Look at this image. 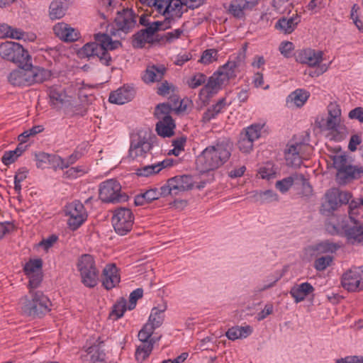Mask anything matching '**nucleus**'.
Here are the masks:
<instances>
[{"label":"nucleus","instance_id":"obj_1","mask_svg":"<svg viewBox=\"0 0 363 363\" xmlns=\"http://www.w3.org/2000/svg\"><path fill=\"white\" fill-rule=\"evenodd\" d=\"M231 152L232 144L229 140H218L207 146L196 157V169L203 173L214 171L228 161Z\"/></svg>","mask_w":363,"mask_h":363},{"label":"nucleus","instance_id":"obj_2","mask_svg":"<svg viewBox=\"0 0 363 363\" xmlns=\"http://www.w3.org/2000/svg\"><path fill=\"white\" fill-rule=\"evenodd\" d=\"M361 208H363V197L352 200L349 203V218L343 217L337 223L331 221L328 225V230L343 234L352 244H363V223L353 218Z\"/></svg>","mask_w":363,"mask_h":363},{"label":"nucleus","instance_id":"obj_3","mask_svg":"<svg viewBox=\"0 0 363 363\" xmlns=\"http://www.w3.org/2000/svg\"><path fill=\"white\" fill-rule=\"evenodd\" d=\"M96 42L86 43L78 50V55L81 58H90L98 57L100 62L108 66L111 62V57L108 50H113L118 48L121 44L118 40H113L105 33H98L94 36Z\"/></svg>","mask_w":363,"mask_h":363},{"label":"nucleus","instance_id":"obj_4","mask_svg":"<svg viewBox=\"0 0 363 363\" xmlns=\"http://www.w3.org/2000/svg\"><path fill=\"white\" fill-rule=\"evenodd\" d=\"M50 77V71L33 65L30 60L19 65L18 68L12 70L8 76V81L13 86H29L34 84L42 83L49 79Z\"/></svg>","mask_w":363,"mask_h":363},{"label":"nucleus","instance_id":"obj_5","mask_svg":"<svg viewBox=\"0 0 363 363\" xmlns=\"http://www.w3.org/2000/svg\"><path fill=\"white\" fill-rule=\"evenodd\" d=\"M36 288H29L28 294L19 301L21 312L30 317H42L51 311L50 300Z\"/></svg>","mask_w":363,"mask_h":363},{"label":"nucleus","instance_id":"obj_6","mask_svg":"<svg viewBox=\"0 0 363 363\" xmlns=\"http://www.w3.org/2000/svg\"><path fill=\"white\" fill-rule=\"evenodd\" d=\"M328 118L318 116L315 120V125L321 130L329 131L335 140H340L342 136L340 133L344 129L342 124L341 109L336 102H330L328 107Z\"/></svg>","mask_w":363,"mask_h":363},{"label":"nucleus","instance_id":"obj_7","mask_svg":"<svg viewBox=\"0 0 363 363\" xmlns=\"http://www.w3.org/2000/svg\"><path fill=\"white\" fill-rule=\"evenodd\" d=\"M76 265L81 282L86 287H95L99 282V272L94 257L89 254L82 255L77 259Z\"/></svg>","mask_w":363,"mask_h":363},{"label":"nucleus","instance_id":"obj_8","mask_svg":"<svg viewBox=\"0 0 363 363\" xmlns=\"http://www.w3.org/2000/svg\"><path fill=\"white\" fill-rule=\"evenodd\" d=\"M79 84H72L66 88L55 85L49 89L50 103L53 106H70L77 102Z\"/></svg>","mask_w":363,"mask_h":363},{"label":"nucleus","instance_id":"obj_9","mask_svg":"<svg viewBox=\"0 0 363 363\" xmlns=\"http://www.w3.org/2000/svg\"><path fill=\"white\" fill-rule=\"evenodd\" d=\"M173 108L169 104L157 105L155 111V116L158 121L156 124L157 134L163 138L171 137L174 135L175 123L170 116Z\"/></svg>","mask_w":363,"mask_h":363},{"label":"nucleus","instance_id":"obj_10","mask_svg":"<svg viewBox=\"0 0 363 363\" xmlns=\"http://www.w3.org/2000/svg\"><path fill=\"white\" fill-rule=\"evenodd\" d=\"M0 57L16 64L23 65L31 60L28 50L18 43L6 41L0 44Z\"/></svg>","mask_w":363,"mask_h":363},{"label":"nucleus","instance_id":"obj_11","mask_svg":"<svg viewBox=\"0 0 363 363\" xmlns=\"http://www.w3.org/2000/svg\"><path fill=\"white\" fill-rule=\"evenodd\" d=\"M99 195L104 203L120 202L123 199L121 185L116 179H107L100 184Z\"/></svg>","mask_w":363,"mask_h":363},{"label":"nucleus","instance_id":"obj_12","mask_svg":"<svg viewBox=\"0 0 363 363\" xmlns=\"http://www.w3.org/2000/svg\"><path fill=\"white\" fill-rule=\"evenodd\" d=\"M342 286L348 291L356 292L363 289V266L352 267L341 277Z\"/></svg>","mask_w":363,"mask_h":363},{"label":"nucleus","instance_id":"obj_13","mask_svg":"<svg viewBox=\"0 0 363 363\" xmlns=\"http://www.w3.org/2000/svg\"><path fill=\"white\" fill-rule=\"evenodd\" d=\"M65 215L68 217L67 224L72 230L79 228L88 216L84 206L78 201H73L66 206Z\"/></svg>","mask_w":363,"mask_h":363},{"label":"nucleus","instance_id":"obj_14","mask_svg":"<svg viewBox=\"0 0 363 363\" xmlns=\"http://www.w3.org/2000/svg\"><path fill=\"white\" fill-rule=\"evenodd\" d=\"M133 222V214L129 208H126L116 209L112 218L114 230L121 235H124L130 231Z\"/></svg>","mask_w":363,"mask_h":363},{"label":"nucleus","instance_id":"obj_15","mask_svg":"<svg viewBox=\"0 0 363 363\" xmlns=\"http://www.w3.org/2000/svg\"><path fill=\"white\" fill-rule=\"evenodd\" d=\"M140 1L167 20H171V13H174L179 4L177 0H173V1L172 0H140Z\"/></svg>","mask_w":363,"mask_h":363},{"label":"nucleus","instance_id":"obj_16","mask_svg":"<svg viewBox=\"0 0 363 363\" xmlns=\"http://www.w3.org/2000/svg\"><path fill=\"white\" fill-rule=\"evenodd\" d=\"M43 262L40 259H30L23 267L26 275L29 279V288H38L43 280Z\"/></svg>","mask_w":363,"mask_h":363},{"label":"nucleus","instance_id":"obj_17","mask_svg":"<svg viewBox=\"0 0 363 363\" xmlns=\"http://www.w3.org/2000/svg\"><path fill=\"white\" fill-rule=\"evenodd\" d=\"M191 186L189 177H175L169 179L167 184L162 186V193H163V196L169 194L177 195L180 191L188 190Z\"/></svg>","mask_w":363,"mask_h":363},{"label":"nucleus","instance_id":"obj_18","mask_svg":"<svg viewBox=\"0 0 363 363\" xmlns=\"http://www.w3.org/2000/svg\"><path fill=\"white\" fill-rule=\"evenodd\" d=\"M52 30L57 38L65 43L75 42L80 38L78 29L63 21L55 24Z\"/></svg>","mask_w":363,"mask_h":363},{"label":"nucleus","instance_id":"obj_19","mask_svg":"<svg viewBox=\"0 0 363 363\" xmlns=\"http://www.w3.org/2000/svg\"><path fill=\"white\" fill-rule=\"evenodd\" d=\"M230 78L227 77L224 72L221 71L220 67L219 69L209 78L207 84L201 89V94L211 95L216 93L223 86L226 85L229 82Z\"/></svg>","mask_w":363,"mask_h":363},{"label":"nucleus","instance_id":"obj_20","mask_svg":"<svg viewBox=\"0 0 363 363\" xmlns=\"http://www.w3.org/2000/svg\"><path fill=\"white\" fill-rule=\"evenodd\" d=\"M121 281L118 269L115 264H108L105 266L101 274V284L106 290L116 287Z\"/></svg>","mask_w":363,"mask_h":363},{"label":"nucleus","instance_id":"obj_21","mask_svg":"<svg viewBox=\"0 0 363 363\" xmlns=\"http://www.w3.org/2000/svg\"><path fill=\"white\" fill-rule=\"evenodd\" d=\"M151 148L152 145L147 139L140 136L135 137L131 141L129 150L130 157L133 159L144 158Z\"/></svg>","mask_w":363,"mask_h":363},{"label":"nucleus","instance_id":"obj_22","mask_svg":"<svg viewBox=\"0 0 363 363\" xmlns=\"http://www.w3.org/2000/svg\"><path fill=\"white\" fill-rule=\"evenodd\" d=\"M115 24L118 30L127 33L135 26L136 19L131 10L123 9L117 13Z\"/></svg>","mask_w":363,"mask_h":363},{"label":"nucleus","instance_id":"obj_23","mask_svg":"<svg viewBox=\"0 0 363 363\" xmlns=\"http://www.w3.org/2000/svg\"><path fill=\"white\" fill-rule=\"evenodd\" d=\"M259 0H233L229 6V12L237 18H243L245 11L252 10L258 4Z\"/></svg>","mask_w":363,"mask_h":363},{"label":"nucleus","instance_id":"obj_24","mask_svg":"<svg viewBox=\"0 0 363 363\" xmlns=\"http://www.w3.org/2000/svg\"><path fill=\"white\" fill-rule=\"evenodd\" d=\"M134 95L133 88L124 86L112 91L109 95L108 101L112 104L122 105L131 101Z\"/></svg>","mask_w":363,"mask_h":363},{"label":"nucleus","instance_id":"obj_25","mask_svg":"<svg viewBox=\"0 0 363 363\" xmlns=\"http://www.w3.org/2000/svg\"><path fill=\"white\" fill-rule=\"evenodd\" d=\"M296 60L301 63L314 67L322 62L323 52L312 49H305L298 53Z\"/></svg>","mask_w":363,"mask_h":363},{"label":"nucleus","instance_id":"obj_26","mask_svg":"<svg viewBox=\"0 0 363 363\" xmlns=\"http://www.w3.org/2000/svg\"><path fill=\"white\" fill-rule=\"evenodd\" d=\"M86 354H83V363H106L105 354L101 350L100 344L86 346Z\"/></svg>","mask_w":363,"mask_h":363},{"label":"nucleus","instance_id":"obj_27","mask_svg":"<svg viewBox=\"0 0 363 363\" xmlns=\"http://www.w3.org/2000/svg\"><path fill=\"white\" fill-rule=\"evenodd\" d=\"M301 16L296 13L290 18L282 17L276 23L275 28L284 34L291 33L301 22Z\"/></svg>","mask_w":363,"mask_h":363},{"label":"nucleus","instance_id":"obj_28","mask_svg":"<svg viewBox=\"0 0 363 363\" xmlns=\"http://www.w3.org/2000/svg\"><path fill=\"white\" fill-rule=\"evenodd\" d=\"M309 135L307 134L303 138L295 137L288 145L290 147H295V151L298 152L301 157H306L309 159L313 153V147L308 144Z\"/></svg>","mask_w":363,"mask_h":363},{"label":"nucleus","instance_id":"obj_29","mask_svg":"<svg viewBox=\"0 0 363 363\" xmlns=\"http://www.w3.org/2000/svg\"><path fill=\"white\" fill-rule=\"evenodd\" d=\"M166 68L164 65H149L143 75V79L146 84L160 82L163 78Z\"/></svg>","mask_w":363,"mask_h":363},{"label":"nucleus","instance_id":"obj_30","mask_svg":"<svg viewBox=\"0 0 363 363\" xmlns=\"http://www.w3.org/2000/svg\"><path fill=\"white\" fill-rule=\"evenodd\" d=\"M253 329L248 325H237L232 327L225 332V335L229 340H236L238 339H245L252 333Z\"/></svg>","mask_w":363,"mask_h":363},{"label":"nucleus","instance_id":"obj_31","mask_svg":"<svg viewBox=\"0 0 363 363\" xmlns=\"http://www.w3.org/2000/svg\"><path fill=\"white\" fill-rule=\"evenodd\" d=\"M314 288L309 283H302L296 284L291 289V294L295 299L296 302H301L303 301L306 297L310 294L313 293Z\"/></svg>","mask_w":363,"mask_h":363},{"label":"nucleus","instance_id":"obj_32","mask_svg":"<svg viewBox=\"0 0 363 363\" xmlns=\"http://www.w3.org/2000/svg\"><path fill=\"white\" fill-rule=\"evenodd\" d=\"M171 165L169 160H163L156 164L146 165L137 169V174L140 177H150L159 173L162 169Z\"/></svg>","mask_w":363,"mask_h":363},{"label":"nucleus","instance_id":"obj_33","mask_svg":"<svg viewBox=\"0 0 363 363\" xmlns=\"http://www.w3.org/2000/svg\"><path fill=\"white\" fill-rule=\"evenodd\" d=\"M167 310L165 305L157 306L152 308L147 323L155 328L160 327L164 320V312Z\"/></svg>","mask_w":363,"mask_h":363},{"label":"nucleus","instance_id":"obj_34","mask_svg":"<svg viewBox=\"0 0 363 363\" xmlns=\"http://www.w3.org/2000/svg\"><path fill=\"white\" fill-rule=\"evenodd\" d=\"M228 107L226 100L225 99H220L216 104L208 108L203 113L202 120L204 123L209 122L211 120L216 118V116L223 112Z\"/></svg>","mask_w":363,"mask_h":363},{"label":"nucleus","instance_id":"obj_35","mask_svg":"<svg viewBox=\"0 0 363 363\" xmlns=\"http://www.w3.org/2000/svg\"><path fill=\"white\" fill-rule=\"evenodd\" d=\"M325 201L323 204V208L325 211H334L340 206L337 189L328 190L325 194Z\"/></svg>","mask_w":363,"mask_h":363},{"label":"nucleus","instance_id":"obj_36","mask_svg":"<svg viewBox=\"0 0 363 363\" xmlns=\"http://www.w3.org/2000/svg\"><path fill=\"white\" fill-rule=\"evenodd\" d=\"M309 96L308 91L303 89H296L289 96L287 103L290 106L301 107L306 102Z\"/></svg>","mask_w":363,"mask_h":363},{"label":"nucleus","instance_id":"obj_37","mask_svg":"<svg viewBox=\"0 0 363 363\" xmlns=\"http://www.w3.org/2000/svg\"><path fill=\"white\" fill-rule=\"evenodd\" d=\"M363 175V168L360 166L347 164L337 176L342 180L359 179Z\"/></svg>","mask_w":363,"mask_h":363},{"label":"nucleus","instance_id":"obj_38","mask_svg":"<svg viewBox=\"0 0 363 363\" xmlns=\"http://www.w3.org/2000/svg\"><path fill=\"white\" fill-rule=\"evenodd\" d=\"M67 4L62 0H54L49 9V16L52 20L60 19L65 15Z\"/></svg>","mask_w":363,"mask_h":363},{"label":"nucleus","instance_id":"obj_39","mask_svg":"<svg viewBox=\"0 0 363 363\" xmlns=\"http://www.w3.org/2000/svg\"><path fill=\"white\" fill-rule=\"evenodd\" d=\"M287 149L285 151V159L287 164L299 167L302 164L303 160H308L306 157H301L298 152L295 151V147L287 145Z\"/></svg>","mask_w":363,"mask_h":363},{"label":"nucleus","instance_id":"obj_40","mask_svg":"<svg viewBox=\"0 0 363 363\" xmlns=\"http://www.w3.org/2000/svg\"><path fill=\"white\" fill-rule=\"evenodd\" d=\"M264 128V124L254 123L243 129L241 133L245 137L252 139L255 142L262 136Z\"/></svg>","mask_w":363,"mask_h":363},{"label":"nucleus","instance_id":"obj_41","mask_svg":"<svg viewBox=\"0 0 363 363\" xmlns=\"http://www.w3.org/2000/svg\"><path fill=\"white\" fill-rule=\"evenodd\" d=\"M293 9L291 0H274V15L289 14Z\"/></svg>","mask_w":363,"mask_h":363},{"label":"nucleus","instance_id":"obj_42","mask_svg":"<svg viewBox=\"0 0 363 363\" xmlns=\"http://www.w3.org/2000/svg\"><path fill=\"white\" fill-rule=\"evenodd\" d=\"M152 349V342H142L135 351L136 360L140 362L145 361L151 354Z\"/></svg>","mask_w":363,"mask_h":363},{"label":"nucleus","instance_id":"obj_43","mask_svg":"<svg viewBox=\"0 0 363 363\" xmlns=\"http://www.w3.org/2000/svg\"><path fill=\"white\" fill-rule=\"evenodd\" d=\"M40 157L41 161L48 160L55 169L67 168V163H65V160L59 155L42 153Z\"/></svg>","mask_w":363,"mask_h":363},{"label":"nucleus","instance_id":"obj_44","mask_svg":"<svg viewBox=\"0 0 363 363\" xmlns=\"http://www.w3.org/2000/svg\"><path fill=\"white\" fill-rule=\"evenodd\" d=\"M218 60V51L216 49H206L202 52L199 62L203 65H208L217 62Z\"/></svg>","mask_w":363,"mask_h":363},{"label":"nucleus","instance_id":"obj_45","mask_svg":"<svg viewBox=\"0 0 363 363\" xmlns=\"http://www.w3.org/2000/svg\"><path fill=\"white\" fill-rule=\"evenodd\" d=\"M23 151V148L20 146L13 150L6 151L1 157L2 163L6 166L10 165L22 155Z\"/></svg>","mask_w":363,"mask_h":363},{"label":"nucleus","instance_id":"obj_46","mask_svg":"<svg viewBox=\"0 0 363 363\" xmlns=\"http://www.w3.org/2000/svg\"><path fill=\"white\" fill-rule=\"evenodd\" d=\"M9 38L33 42L36 39V35L34 33H26L21 29L11 26L10 35H9Z\"/></svg>","mask_w":363,"mask_h":363},{"label":"nucleus","instance_id":"obj_47","mask_svg":"<svg viewBox=\"0 0 363 363\" xmlns=\"http://www.w3.org/2000/svg\"><path fill=\"white\" fill-rule=\"evenodd\" d=\"M335 250V245L329 242H321L315 246H312L308 248V251L310 252L311 255L318 256L322 253H327L333 252Z\"/></svg>","mask_w":363,"mask_h":363},{"label":"nucleus","instance_id":"obj_48","mask_svg":"<svg viewBox=\"0 0 363 363\" xmlns=\"http://www.w3.org/2000/svg\"><path fill=\"white\" fill-rule=\"evenodd\" d=\"M89 168L86 165H78L68 169L64 175L69 179H76L88 173Z\"/></svg>","mask_w":363,"mask_h":363},{"label":"nucleus","instance_id":"obj_49","mask_svg":"<svg viewBox=\"0 0 363 363\" xmlns=\"http://www.w3.org/2000/svg\"><path fill=\"white\" fill-rule=\"evenodd\" d=\"M238 146L241 152L244 153H249L253 149L254 142L252 140V139L245 137V135L240 133V138L238 142Z\"/></svg>","mask_w":363,"mask_h":363},{"label":"nucleus","instance_id":"obj_50","mask_svg":"<svg viewBox=\"0 0 363 363\" xmlns=\"http://www.w3.org/2000/svg\"><path fill=\"white\" fill-rule=\"evenodd\" d=\"M28 170L26 167H21L18 169L14 177V189L19 193L21 190V182L24 181L28 176Z\"/></svg>","mask_w":363,"mask_h":363},{"label":"nucleus","instance_id":"obj_51","mask_svg":"<svg viewBox=\"0 0 363 363\" xmlns=\"http://www.w3.org/2000/svg\"><path fill=\"white\" fill-rule=\"evenodd\" d=\"M156 328L147 322L138 333V340H150ZM150 340H155V337L150 339Z\"/></svg>","mask_w":363,"mask_h":363},{"label":"nucleus","instance_id":"obj_52","mask_svg":"<svg viewBox=\"0 0 363 363\" xmlns=\"http://www.w3.org/2000/svg\"><path fill=\"white\" fill-rule=\"evenodd\" d=\"M156 328L147 322L138 333V340H150ZM150 340H155V337L150 339Z\"/></svg>","mask_w":363,"mask_h":363},{"label":"nucleus","instance_id":"obj_53","mask_svg":"<svg viewBox=\"0 0 363 363\" xmlns=\"http://www.w3.org/2000/svg\"><path fill=\"white\" fill-rule=\"evenodd\" d=\"M43 130L44 128L43 125H34L31 128L25 130L19 135L18 139L21 143H26L29 137L34 136L36 134L43 132Z\"/></svg>","mask_w":363,"mask_h":363},{"label":"nucleus","instance_id":"obj_54","mask_svg":"<svg viewBox=\"0 0 363 363\" xmlns=\"http://www.w3.org/2000/svg\"><path fill=\"white\" fill-rule=\"evenodd\" d=\"M127 309L128 303L126 300L121 298L114 304L112 315H115L116 318H120L123 315Z\"/></svg>","mask_w":363,"mask_h":363},{"label":"nucleus","instance_id":"obj_55","mask_svg":"<svg viewBox=\"0 0 363 363\" xmlns=\"http://www.w3.org/2000/svg\"><path fill=\"white\" fill-rule=\"evenodd\" d=\"M295 176H290L276 182V188L281 193L288 191L294 184Z\"/></svg>","mask_w":363,"mask_h":363},{"label":"nucleus","instance_id":"obj_56","mask_svg":"<svg viewBox=\"0 0 363 363\" xmlns=\"http://www.w3.org/2000/svg\"><path fill=\"white\" fill-rule=\"evenodd\" d=\"M333 260V257L328 255L320 257L315 260L314 267L318 271L325 270L328 267L331 265Z\"/></svg>","mask_w":363,"mask_h":363},{"label":"nucleus","instance_id":"obj_57","mask_svg":"<svg viewBox=\"0 0 363 363\" xmlns=\"http://www.w3.org/2000/svg\"><path fill=\"white\" fill-rule=\"evenodd\" d=\"M221 71L230 78V79L236 77L238 65L235 61H228L220 67Z\"/></svg>","mask_w":363,"mask_h":363},{"label":"nucleus","instance_id":"obj_58","mask_svg":"<svg viewBox=\"0 0 363 363\" xmlns=\"http://www.w3.org/2000/svg\"><path fill=\"white\" fill-rule=\"evenodd\" d=\"M327 5V0H311L306 9L311 11V13H317L321 9H324Z\"/></svg>","mask_w":363,"mask_h":363},{"label":"nucleus","instance_id":"obj_59","mask_svg":"<svg viewBox=\"0 0 363 363\" xmlns=\"http://www.w3.org/2000/svg\"><path fill=\"white\" fill-rule=\"evenodd\" d=\"M334 167L337 170V176L340 172L347 165V156L345 155H336L333 158Z\"/></svg>","mask_w":363,"mask_h":363},{"label":"nucleus","instance_id":"obj_60","mask_svg":"<svg viewBox=\"0 0 363 363\" xmlns=\"http://www.w3.org/2000/svg\"><path fill=\"white\" fill-rule=\"evenodd\" d=\"M143 294V291L142 289H137L130 293L128 303V310L131 311L135 308L137 301L142 298Z\"/></svg>","mask_w":363,"mask_h":363},{"label":"nucleus","instance_id":"obj_61","mask_svg":"<svg viewBox=\"0 0 363 363\" xmlns=\"http://www.w3.org/2000/svg\"><path fill=\"white\" fill-rule=\"evenodd\" d=\"M206 77L202 73H197L190 78L188 82L189 86L195 89L205 83Z\"/></svg>","mask_w":363,"mask_h":363},{"label":"nucleus","instance_id":"obj_62","mask_svg":"<svg viewBox=\"0 0 363 363\" xmlns=\"http://www.w3.org/2000/svg\"><path fill=\"white\" fill-rule=\"evenodd\" d=\"M143 194L147 203L158 199L161 196H163V193H162V187L160 189H150Z\"/></svg>","mask_w":363,"mask_h":363},{"label":"nucleus","instance_id":"obj_63","mask_svg":"<svg viewBox=\"0 0 363 363\" xmlns=\"http://www.w3.org/2000/svg\"><path fill=\"white\" fill-rule=\"evenodd\" d=\"M272 197V193L271 190H267L264 191L256 192L254 194V199L255 201L259 203H266L270 201Z\"/></svg>","mask_w":363,"mask_h":363},{"label":"nucleus","instance_id":"obj_64","mask_svg":"<svg viewBox=\"0 0 363 363\" xmlns=\"http://www.w3.org/2000/svg\"><path fill=\"white\" fill-rule=\"evenodd\" d=\"M335 363H363V356L348 355L335 359Z\"/></svg>","mask_w":363,"mask_h":363}]
</instances>
